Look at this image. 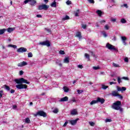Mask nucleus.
<instances>
[{"label":"nucleus","instance_id":"nucleus-1","mask_svg":"<svg viewBox=\"0 0 130 130\" xmlns=\"http://www.w3.org/2000/svg\"><path fill=\"white\" fill-rule=\"evenodd\" d=\"M14 81L15 82V83H16V84H19V85H21L23 83L27 84V85H29V84H30V82L24 79V78H21L19 79H15Z\"/></svg>","mask_w":130,"mask_h":130},{"label":"nucleus","instance_id":"nucleus-2","mask_svg":"<svg viewBox=\"0 0 130 130\" xmlns=\"http://www.w3.org/2000/svg\"><path fill=\"white\" fill-rule=\"evenodd\" d=\"M120 106H121V102L118 101L113 104L112 108L115 109V110H119L120 109Z\"/></svg>","mask_w":130,"mask_h":130},{"label":"nucleus","instance_id":"nucleus-3","mask_svg":"<svg viewBox=\"0 0 130 130\" xmlns=\"http://www.w3.org/2000/svg\"><path fill=\"white\" fill-rule=\"evenodd\" d=\"M34 115L35 117L37 116L38 115H39V116H43V117H46L47 116V114H46V113L42 110L38 111L37 113L34 114Z\"/></svg>","mask_w":130,"mask_h":130},{"label":"nucleus","instance_id":"nucleus-4","mask_svg":"<svg viewBox=\"0 0 130 130\" xmlns=\"http://www.w3.org/2000/svg\"><path fill=\"white\" fill-rule=\"evenodd\" d=\"M48 9H49V6L46 5V4H42L38 6V10H39V11H42V10L47 11Z\"/></svg>","mask_w":130,"mask_h":130},{"label":"nucleus","instance_id":"nucleus-5","mask_svg":"<svg viewBox=\"0 0 130 130\" xmlns=\"http://www.w3.org/2000/svg\"><path fill=\"white\" fill-rule=\"evenodd\" d=\"M106 47L108 48L109 50H114L115 51H117V49H116L114 46L108 43L106 44Z\"/></svg>","mask_w":130,"mask_h":130},{"label":"nucleus","instance_id":"nucleus-6","mask_svg":"<svg viewBox=\"0 0 130 130\" xmlns=\"http://www.w3.org/2000/svg\"><path fill=\"white\" fill-rule=\"evenodd\" d=\"M16 87L17 89H27L28 86L26 84H21L16 85Z\"/></svg>","mask_w":130,"mask_h":130},{"label":"nucleus","instance_id":"nucleus-7","mask_svg":"<svg viewBox=\"0 0 130 130\" xmlns=\"http://www.w3.org/2000/svg\"><path fill=\"white\" fill-rule=\"evenodd\" d=\"M40 44L41 45L47 46L48 47H49V46H50V42H49V41H46L40 42Z\"/></svg>","mask_w":130,"mask_h":130},{"label":"nucleus","instance_id":"nucleus-8","mask_svg":"<svg viewBox=\"0 0 130 130\" xmlns=\"http://www.w3.org/2000/svg\"><path fill=\"white\" fill-rule=\"evenodd\" d=\"M17 52L21 53H23V52H26V51H27V48H24V47H20L19 48H18L17 50Z\"/></svg>","mask_w":130,"mask_h":130},{"label":"nucleus","instance_id":"nucleus-9","mask_svg":"<svg viewBox=\"0 0 130 130\" xmlns=\"http://www.w3.org/2000/svg\"><path fill=\"white\" fill-rule=\"evenodd\" d=\"M78 120L79 118H77L75 120H69V122L70 123H71V124H72V125H75V124H77V122H78Z\"/></svg>","mask_w":130,"mask_h":130},{"label":"nucleus","instance_id":"nucleus-10","mask_svg":"<svg viewBox=\"0 0 130 130\" xmlns=\"http://www.w3.org/2000/svg\"><path fill=\"white\" fill-rule=\"evenodd\" d=\"M27 64H28V63H27V62L23 61L21 62L18 63L17 66L18 67H25V66H27Z\"/></svg>","mask_w":130,"mask_h":130},{"label":"nucleus","instance_id":"nucleus-11","mask_svg":"<svg viewBox=\"0 0 130 130\" xmlns=\"http://www.w3.org/2000/svg\"><path fill=\"white\" fill-rule=\"evenodd\" d=\"M97 101H98V102H100V103H101V104H104V103L105 102V100L103 98L98 97Z\"/></svg>","mask_w":130,"mask_h":130},{"label":"nucleus","instance_id":"nucleus-12","mask_svg":"<svg viewBox=\"0 0 130 130\" xmlns=\"http://www.w3.org/2000/svg\"><path fill=\"white\" fill-rule=\"evenodd\" d=\"M67 101H69V97L64 96V98H61L59 102H67Z\"/></svg>","mask_w":130,"mask_h":130},{"label":"nucleus","instance_id":"nucleus-13","mask_svg":"<svg viewBox=\"0 0 130 130\" xmlns=\"http://www.w3.org/2000/svg\"><path fill=\"white\" fill-rule=\"evenodd\" d=\"M118 91L117 90L112 91L111 93V95L113 97H117L118 95Z\"/></svg>","mask_w":130,"mask_h":130},{"label":"nucleus","instance_id":"nucleus-14","mask_svg":"<svg viewBox=\"0 0 130 130\" xmlns=\"http://www.w3.org/2000/svg\"><path fill=\"white\" fill-rule=\"evenodd\" d=\"M37 3V2L36 1V0H31L30 1L29 5L31 7H34V6H35V5H36Z\"/></svg>","mask_w":130,"mask_h":130},{"label":"nucleus","instance_id":"nucleus-15","mask_svg":"<svg viewBox=\"0 0 130 130\" xmlns=\"http://www.w3.org/2000/svg\"><path fill=\"white\" fill-rule=\"evenodd\" d=\"M50 6L52 7V8H56V2L55 0H54V1L51 4Z\"/></svg>","mask_w":130,"mask_h":130},{"label":"nucleus","instance_id":"nucleus-16","mask_svg":"<svg viewBox=\"0 0 130 130\" xmlns=\"http://www.w3.org/2000/svg\"><path fill=\"white\" fill-rule=\"evenodd\" d=\"M76 37H78V38L81 39V38H82V35L81 34V32L78 31L76 32Z\"/></svg>","mask_w":130,"mask_h":130},{"label":"nucleus","instance_id":"nucleus-17","mask_svg":"<svg viewBox=\"0 0 130 130\" xmlns=\"http://www.w3.org/2000/svg\"><path fill=\"white\" fill-rule=\"evenodd\" d=\"M96 13L98 14L99 17H101V16H102V11L101 10H98Z\"/></svg>","mask_w":130,"mask_h":130},{"label":"nucleus","instance_id":"nucleus-18","mask_svg":"<svg viewBox=\"0 0 130 130\" xmlns=\"http://www.w3.org/2000/svg\"><path fill=\"white\" fill-rule=\"evenodd\" d=\"M63 89L64 90V92H66V93H68V92L70 91V89H69V88H68V87L67 86H63Z\"/></svg>","mask_w":130,"mask_h":130},{"label":"nucleus","instance_id":"nucleus-19","mask_svg":"<svg viewBox=\"0 0 130 130\" xmlns=\"http://www.w3.org/2000/svg\"><path fill=\"white\" fill-rule=\"evenodd\" d=\"M4 87H5V88L6 89V91H10L11 88H10V86L5 84L4 85Z\"/></svg>","mask_w":130,"mask_h":130},{"label":"nucleus","instance_id":"nucleus-20","mask_svg":"<svg viewBox=\"0 0 130 130\" xmlns=\"http://www.w3.org/2000/svg\"><path fill=\"white\" fill-rule=\"evenodd\" d=\"M85 57L88 59V61L90 60V55L87 53H85L84 54Z\"/></svg>","mask_w":130,"mask_h":130},{"label":"nucleus","instance_id":"nucleus-21","mask_svg":"<svg viewBox=\"0 0 130 130\" xmlns=\"http://www.w3.org/2000/svg\"><path fill=\"white\" fill-rule=\"evenodd\" d=\"M6 29L5 28L0 29V35H3V34L6 32Z\"/></svg>","mask_w":130,"mask_h":130},{"label":"nucleus","instance_id":"nucleus-22","mask_svg":"<svg viewBox=\"0 0 130 130\" xmlns=\"http://www.w3.org/2000/svg\"><path fill=\"white\" fill-rule=\"evenodd\" d=\"M77 110L74 109L71 111V114L72 115H76L77 114Z\"/></svg>","mask_w":130,"mask_h":130},{"label":"nucleus","instance_id":"nucleus-23","mask_svg":"<svg viewBox=\"0 0 130 130\" xmlns=\"http://www.w3.org/2000/svg\"><path fill=\"white\" fill-rule=\"evenodd\" d=\"M64 62L66 63H69V62H70V59L69 58V57H66L64 59Z\"/></svg>","mask_w":130,"mask_h":130},{"label":"nucleus","instance_id":"nucleus-24","mask_svg":"<svg viewBox=\"0 0 130 130\" xmlns=\"http://www.w3.org/2000/svg\"><path fill=\"white\" fill-rule=\"evenodd\" d=\"M7 31L8 32H9V33H11L12 32H13V31H14V28H12V27H9L7 29Z\"/></svg>","mask_w":130,"mask_h":130},{"label":"nucleus","instance_id":"nucleus-25","mask_svg":"<svg viewBox=\"0 0 130 130\" xmlns=\"http://www.w3.org/2000/svg\"><path fill=\"white\" fill-rule=\"evenodd\" d=\"M8 47H13V48L16 49L17 48V45H12V44H9L8 46Z\"/></svg>","mask_w":130,"mask_h":130},{"label":"nucleus","instance_id":"nucleus-26","mask_svg":"<svg viewBox=\"0 0 130 130\" xmlns=\"http://www.w3.org/2000/svg\"><path fill=\"white\" fill-rule=\"evenodd\" d=\"M97 103H98V102L97 100H93V101L91 102L90 105H93V104H96Z\"/></svg>","mask_w":130,"mask_h":130},{"label":"nucleus","instance_id":"nucleus-27","mask_svg":"<svg viewBox=\"0 0 130 130\" xmlns=\"http://www.w3.org/2000/svg\"><path fill=\"white\" fill-rule=\"evenodd\" d=\"M62 21H66V20H70V17L68 15L62 19Z\"/></svg>","mask_w":130,"mask_h":130},{"label":"nucleus","instance_id":"nucleus-28","mask_svg":"<svg viewBox=\"0 0 130 130\" xmlns=\"http://www.w3.org/2000/svg\"><path fill=\"white\" fill-rule=\"evenodd\" d=\"M92 69L93 70H94V71H97V70H100V67L99 66H94L92 67Z\"/></svg>","mask_w":130,"mask_h":130},{"label":"nucleus","instance_id":"nucleus-29","mask_svg":"<svg viewBox=\"0 0 130 130\" xmlns=\"http://www.w3.org/2000/svg\"><path fill=\"white\" fill-rule=\"evenodd\" d=\"M121 22L122 24H125V23H126V20L124 18H122L121 19Z\"/></svg>","mask_w":130,"mask_h":130},{"label":"nucleus","instance_id":"nucleus-30","mask_svg":"<svg viewBox=\"0 0 130 130\" xmlns=\"http://www.w3.org/2000/svg\"><path fill=\"white\" fill-rule=\"evenodd\" d=\"M102 89H103L104 90H106V89H107V88H108V86H106L104 84H103L102 85Z\"/></svg>","mask_w":130,"mask_h":130},{"label":"nucleus","instance_id":"nucleus-31","mask_svg":"<svg viewBox=\"0 0 130 130\" xmlns=\"http://www.w3.org/2000/svg\"><path fill=\"white\" fill-rule=\"evenodd\" d=\"M25 123H30V119L29 118H26L25 119Z\"/></svg>","mask_w":130,"mask_h":130},{"label":"nucleus","instance_id":"nucleus-32","mask_svg":"<svg viewBox=\"0 0 130 130\" xmlns=\"http://www.w3.org/2000/svg\"><path fill=\"white\" fill-rule=\"evenodd\" d=\"M113 66L114 67V68H119V65L118 64L113 63Z\"/></svg>","mask_w":130,"mask_h":130},{"label":"nucleus","instance_id":"nucleus-33","mask_svg":"<svg viewBox=\"0 0 130 130\" xmlns=\"http://www.w3.org/2000/svg\"><path fill=\"white\" fill-rule=\"evenodd\" d=\"M66 4H67V5H68V6H70V5H72V1H71L70 0H68L66 2Z\"/></svg>","mask_w":130,"mask_h":130},{"label":"nucleus","instance_id":"nucleus-34","mask_svg":"<svg viewBox=\"0 0 130 130\" xmlns=\"http://www.w3.org/2000/svg\"><path fill=\"white\" fill-rule=\"evenodd\" d=\"M79 12H80V10L78 9L77 12L75 13V17H79Z\"/></svg>","mask_w":130,"mask_h":130},{"label":"nucleus","instance_id":"nucleus-35","mask_svg":"<svg viewBox=\"0 0 130 130\" xmlns=\"http://www.w3.org/2000/svg\"><path fill=\"white\" fill-rule=\"evenodd\" d=\"M45 31H47V32H48V33H51V30H50V29H49V28H45Z\"/></svg>","mask_w":130,"mask_h":130},{"label":"nucleus","instance_id":"nucleus-36","mask_svg":"<svg viewBox=\"0 0 130 130\" xmlns=\"http://www.w3.org/2000/svg\"><path fill=\"white\" fill-rule=\"evenodd\" d=\"M89 123L91 126H94V125H95V123H94L93 122L90 121L89 122Z\"/></svg>","mask_w":130,"mask_h":130},{"label":"nucleus","instance_id":"nucleus-37","mask_svg":"<svg viewBox=\"0 0 130 130\" xmlns=\"http://www.w3.org/2000/svg\"><path fill=\"white\" fill-rule=\"evenodd\" d=\"M53 113H57L58 112V109L56 108L54 110H53Z\"/></svg>","mask_w":130,"mask_h":130},{"label":"nucleus","instance_id":"nucleus-38","mask_svg":"<svg viewBox=\"0 0 130 130\" xmlns=\"http://www.w3.org/2000/svg\"><path fill=\"white\" fill-rule=\"evenodd\" d=\"M112 121V120L111 119H106L105 122H111Z\"/></svg>","mask_w":130,"mask_h":130},{"label":"nucleus","instance_id":"nucleus-39","mask_svg":"<svg viewBox=\"0 0 130 130\" xmlns=\"http://www.w3.org/2000/svg\"><path fill=\"white\" fill-rule=\"evenodd\" d=\"M84 92V90H77V93L78 94H82Z\"/></svg>","mask_w":130,"mask_h":130},{"label":"nucleus","instance_id":"nucleus-40","mask_svg":"<svg viewBox=\"0 0 130 130\" xmlns=\"http://www.w3.org/2000/svg\"><path fill=\"white\" fill-rule=\"evenodd\" d=\"M89 4H95L94 0H87Z\"/></svg>","mask_w":130,"mask_h":130},{"label":"nucleus","instance_id":"nucleus-41","mask_svg":"<svg viewBox=\"0 0 130 130\" xmlns=\"http://www.w3.org/2000/svg\"><path fill=\"white\" fill-rule=\"evenodd\" d=\"M117 96H118L119 99H122L123 98V96H122V95H121V94H120L119 93H118Z\"/></svg>","mask_w":130,"mask_h":130},{"label":"nucleus","instance_id":"nucleus-42","mask_svg":"<svg viewBox=\"0 0 130 130\" xmlns=\"http://www.w3.org/2000/svg\"><path fill=\"white\" fill-rule=\"evenodd\" d=\"M33 56V54L32 53L29 52L28 53V57H32Z\"/></svg>","mask_w":130,"mask_h":130},{"label":"nucleus","instance_id":"nucleus-43","mask_svg":"<svg viewBox=\"0 0 130 130\" xmlns=\"http://www.w3.org/2000/svg\"><path fill=\"white\" fill-rule=\"evenodd\" d=\"M82 28H83V29H87V25L86 24H82Z\"/></svg>","mask_w":130,"mask_h":130},{"label":"nucleus","instance_id":"nucleus-44","mask_svg":"<svg viewBox=\"0 0 130 130\" xmlns=\"http://www.w3.org/2000/svg\"><path fill=\"white\" fill-rule=\"evenodd\" d=\"M125 90H126V88H125V87H122L121 88V92H122L123 91H125Z\"/></svg>","mask_w":130,"mask_h":130},{"label":"nucleus","instance_id":"nucleus-45","mask_svg":"<svg viewBox=\"0 0 130 130\" xmlns=\"http://www.w3.org/2000/svg\"><path fill=\"white\" fill-rule=\"evenodd\" d=\"M117 90L118 91H121V87L119 86H117Z\"/></svg>","mask_w":130,"mask_h":130},{"label":"nucleus","instance_id":"nucleus-46","mask_svg":"<svg viewBox=\"0 0 130 130\" xmlns=\"http://www.w3.org/2000/svg\"><path fill=\"white\" fill-rule=\"evenodd\" d=\"M121 39H122V41H125V40H126V37H121Z\"/></svg>","mask_w":130,"mask_h":130},{"label":"nucleus","instance_id":"nucleus-47","mask_svg":"<svg viewBox=\"0 0 130 130\" xmlns=\"http://www.w3.org/2000/svg\"><path fill=\"white\" fill-rule=\"evenodd\" d=\"M105 29H106V30H109V26L108 25H106L105 26Z\"/></svg>","mask_w":130,"mask_h":130},{"label":"nucleus","instance_id":"nucleus-48","mask_svg":"<svg viewBox=\"0 0 130 130\" xmlns=\"http://www.w3.org/2000/svg\"><path fill=\"white\" fill-rule=\"evenodd\" d=\"M118 83L119 84H120V83H121V79H120V77H118Z\"/></svg>","mask_w":130,"mask_h":130},{"label":"nucleus","instance_id":"nucleus-49","mask_svg":"<svg viewBox=\"0 0 130 130\" xmlns=\"http://www.w3.org/2000/svg\"><path fill=\"white\" fill-rule=\"evenodd\" d=\"M59 54H64V51H63V50H60L59 51Z\"/></svg>","mask_w":130,"mask_h":130},{"label":"nucleus","instance_id":"nucleus-50","mask_svg":"<svg viewBox=\"0 0 130 130\" xmlns=\"http://www.w3.org/2000/svg\"><path fill=\"white\" fill-rule=\"evenodd\" d=\"M31 0H25L24 1V3L26 5V4H28V3H29V2H30Z\"/></svg>","mask_w":130,"mask_h":130},{"label":"nucleus","instance_id":"nucleus-51","mask_svg":"<svg viewBox=\"0 0 130 130\" xmlns=\"http://www.w3.org/2000/svg\"><path fill=\"white\" fill-rule=\"evenodd\" d=\"M78 68H79V69H83L84 67L82 65L79 64L78 66Z\"/></svg>","mask_w":130,"mask_h":130},{"label":"nucleus","instance_id":"nucleus-52","mask_svg":"<svg viewBox=\"0 0 130 130\" xmlns=\"http://www.w3.org/2000/svg\"><path fill=\"white\" fill-rule=\"evenodd\" d=\"M124 61H125V62H128V58L125 57V58L124 59Z\"/></svg>","mask_w":130,"mask_h":130},{"label":"nucleus","instance_id":"nucleus-53","mask_svg":"<svg viewBox=\"0 0 130 130\" xmlns=\"http://www.w3.org/2000/svg\"><path fill=\"white\" fill-rule=\"evenodd\" d=\"M24 74V72L23 71H19V75H20V76H22V75H23Z\"/></svg>","mask_w":130,"mask_h":130},{"label":"nucleus","instance_id":"nucleus-54","mask_svg":"<svg viewBox=\"0 0 130 130\" xmlns=\"http://www.w3.org/2000/svg\"><path fill=\"white\" fill-rule=\"evenodd\" d=\"M122 79H123V80H126V81H128V78L127 77H123Z\"/></svg>","mask_w":130,"mask_h":130},{"label":"nucleus","instance_id":"nucleus-55","mask_svg":"<svg viewBox=\"0 0 130 130\" xmlns=\"http://www.w3.org/2000/svg\"><path fill=\"white\" fill-rule=\"evenodd\" d=\"M10 93H11V94H14V93H15V90H14V89H11V90H10Z\"/></svg>","mask_w":130,"mask_h":130},{"label":"nucleus","instance_id":"nucleus-56","mask_svg":"<svg viewBox=\"0 0 130 130\" xmlns=\"http://www.w3.org/2000/svg\"><path fill=\"white\" fill-rule=\"evenodd\" d=\"M56 64H58V66H59V67H62V66L61 63H58V62H56Z\"/></svg>","mask_w":130,"mask_h":130},{"label":"nucleus","instance_id":"nucleus-57","mask_svg":"<svg viewBox=\"0 0 130 130\" xmlns=\"http://www.w3.org/2000/svg\"><path fill=\"white\" fill-rule=\"evenodd\" d=\"M68 123L69 122L68 121H66L65 123H64V124L63 125V126H64V127L67 126Z\"/></svg>","mask_w":130,"mask_h":130},{"label":"nucleus","instance_id":"nucleus-58","mask_svg":"<svg viewBox=\"0 0 130 130\" xmlns=\"http://www.w3.org/2000/svg\"><path fill=\"white\" fill-rule=\"evenodd\" d=\"M37 18H42V15H41L40 14H38V15H37Z\"/></svg>","mask_w":130,"mask_h":130},{"label":"nucleus","instance_id":"nucleus-59","mask_svg":"<svg viewBox=\"0 0 130 130\" xmlns=\"http://www.w3.org/2000/svg\"><path fill=\"white\" fill-rule=\"evenodd\" d=\"M106 22V21H105V20H101L100 21V23H101V24H103V23H105Z\"/></svg>","mask_w":130,"mask_h":130},{"label":"nucleus","instance_id":"nucleus-60","mask_svg":"<svg viewBox=\"0 0 130 130\" xmlns=\"http://www.w3.org/2000/svg\"><path fill=\"white\" fill-rule=\"evenodd\" d=\"M116 84V82H110V85H113Z\"/></svg>","mask_w":130,"mask_h":130},{"label":"nucleus","instance_id":"nucleus-61","mask_svg":"<svg viewBox=\"0 0 130 130\" xmlns=\"http://www.w3.org/2000/svg\"><path fill=\"white\" fill-rule=\"evenodd\" d=\"M72 102H77V101L75 99V98H73L72 100Z\"/></svg>","mask_w":130,"mask_h":130},{"label":"nucleus","instance_id":"nucleus-62","mask_svg":"<svg viewBox=\"0 0 130 130\" xmlns=\"http://www.w3.org/2000/svg\"><path fill=\"white\" fill-rule=\"evenodd\" d=\"M123 7H125V8H128V7L127 6V4H124L123 5Z\"/></svg>","mask_w":130,"mask_h":130},{"label":"nucleus","instance_id":"nucleus-63","mask_svg":"<svg viewBox=\"0 0 130 130\" xmlns=\"http://www.w3.org/2000/svg\"><path fill=\"white\" fill-rule=\"evenodd\" d=\"M103 34L104 37H107V34H106L105 32H104Z\"/></svg>","mask_w":130,"mask_h":130},{"label":"nucleus","instance_id":"nucleus-64","mask_svg":"<svg viewBox=\"0 0 130 130\" xmlns=\"http://www.w3.org/2000/svg\"><path fill=\"white\" fill-rule=\"evenodd\" d=\"M13 109H16V108H17V106L16 105H13Z\"/></svg>","mask_w":130,"mask_h":130}]
</instances>
